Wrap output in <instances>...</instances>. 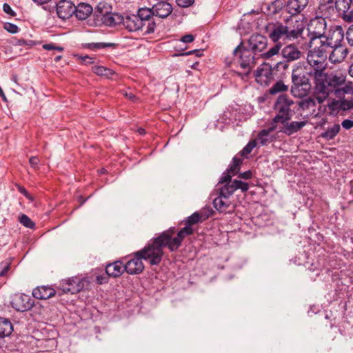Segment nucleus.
<instances>
[{"label":"nucleus","mask_w":353,"mask_h":353,"mask_svg":"<svg viewBox=\"0 0 353 353\" xmlns=\"http://www.w3.org/2000/svg\"><path fill=\"white\" fill-rule=\"evenodd\" d=\"M265 33L276 44L281 43L280 40L292 41L284 24L280 21L268 23L265 27Z\"/></svg>","instance_id":"12"},{"label":"nucleus","mask_w":353,"mask_h":353,"mask_svg":"<svg viewBox=\"0 0 353 353\" xmlns=\"http://www.w3.org/2000/svg\"><path fill=\"white\" fill-rule=\"evenodd\" d=\"M322 76L323 77L314 81L315 90L317 94H321L316 97L319 102L325 101L331 93L341 99L345 94L352 92V88L345 84V75L333 73L328 74L324 72Z\"/></svg>","instance_id":"1"},{"label":"nucleus","mask_w":353,"mask_h":353,"mask_svg":"<svg viewBox=\"0 0 353 353\" xmlns=\"http://www.w3.org/2000/svg\"><path fill=\"white\" fill-rule=\"evenodd\" d=\"M306 121H286V123H281L282 127L279 128V132L290 136L299 131L306 125Z\"/></svg>","instance_id":"27"},{"label":"nucleus","mask_w":353,"mask_h":353,"mask_svg":"<svg viewBox=\"0 0 353 353\" xmlns=\"http://www.w3.org/2000/svg\"><path fill=\"white\" fill-rule=\"evenodd\" d=\"M311 48L312 50L308 52L307 61L312 68L309 72V75L313 77L315 81L323 77L322 74L325 72L326 68L325 61L329 52L316 44Z\"/></svg>","instance_id":"4"},{"label":"nucleus","mask_w":353,"mask_h":353,"mask_svg":"<svg viewBox=\"0 0 353 353\" xmlns=\"http://www.w3.org/2000/svg\"><path fill=\"white\" fill-rule=\"evenodd\" d=\"M233 53L238 58L241 68L245 70L246 76L250 73L256 65V61L260 58L248 48L243 46L241 43L235 48Z\"/></svg>","instance_id":"7"},{"label":"nucleus","mask_w":353,"mask_h":353,"mask_svg":"<svg viewBox=\"0 0 353 353\" xmlns=\"http://www.w3.org/2000/svg\"><path fill=\"white\" fill-rule=\"evenodd\" d=\"M283 8V0H275L268 6V10L270 14H276Z\"/></svg>","instance_id":"36"},{"label":"nucleus","mask_w":353,"mask_h":353,"mask_svg":"<svg viewBox=\"0 0 353 353\" xmlns=\"http://www.w3.org/2000/svg\"><path fill=\"white\" fill-rule=\"evenodd\" d=\"M248 189L249 185L248 183L234 179L232 182L227 183L223 186L218 188L216 191L217 194L230 199V196L232 195L236 190H241L242 192H245L248 191Z\"/></svg>","instance_id":"14"},{"label":"nucleus","mask_w":353,"mask_h":353,"mask_svg":"<svg viewBox=\"0 0 353 353\" xmlns=\"http://www.w3.org/2000/svg\"><path fill=\"white\" fill-rule=\"evenodd\" d=\"M121 21L122 16L112 13L107 9L105 14H103L99 19H97V21H95L94 23L95 26H100L103 23L108 26H112L121 23Z\"/></svg>","instance_id":"23"},{"label":"nucleus","mask_w":353,"mask_h":353,"mask_svg":"<svg viewBox=\"0 0 353 353\" xmlns=\"http://www.w3.org/2000/svg\"><path fill=\"white\" fill-rule=\"evenodd\" d=\"M163 256V252H161L151 239L143 249L128 256L129 260L124 264L125 271L130 274H139L144 270L142 260L148 261L151 265H158Z\"/></svg>","instance_id":"2"},{"label":"nucleus","mask_w":353,"mask_h":353,"mask_svg":"<svg viewBox=\"0 0 353 353\" xmlns=\"http://www.w3.org/2000/svg\"><path fill=\"white\" fill-rule=\"evenodd\" d=\"M3 10L6 14L10 15L11 17L16 16V12L13 11L10 5L6 3L3 5Z\"/></svg>","instance_id":"51"},{"label":"nucleus","mask_w":353,"mask_h":353,"mask_svg":"<svg viewBox=\"0 0 353 353\" xmlns=\"http://www.w3.org/2000/svg\"><path fill=\"white\" fill-rule=\"evenodd\" d=\"M154 14L160 18L168 17L172 12V6L167 1H159L152 6Z\"/></svg>","instance_id":"26"},{"label":"nucleus","mask_w":353,"mask_h":353,"mask_svg":"<svg viewBox=\"0 0 353 353\" xmlns=\"http://www.w3.org/2000/svg\"><path fill=\"white\" fill-rule=\"evenodd\" d=\"M92 70L94 73L99 76H104L107 78H110L114 74V72L107 68L101 65H94L92 68Z\"/></svg>","instance_id":"34"},{"label":"nucleus","mask_w":353,"mask_h":353,"mask_svg":"<svg viewBox=\"0 0 353 353\" xmlns=\"http://www.w3.org/2000/svg\"><path fill=\"white\" fill-rule=\"evenodd\" d=\"M232 174L229 173L228 171L223 173L222 176H221L218 185L220 184H225L227 183H230L232 181H231Z\"/></svg>","instance_id":"46"},{"label":"nucleus","mask_w":353,"mask_h":353,"mask_svg":"<svg viewBox=\"0 0 353 353\" xmlns=\"http://www.w3.org/2000/svg\"><path fill=\"white\" fill-rule=\"evenodd\" d=\"M292 85L291 92L294 97H302L307 94L310 88L309 79L299 68L294 69L292 73Z\"/></svg>","instance_id":"10"},{"label":"nucleus","mask_w":353,"mask_h":353,"mask_svg":"<svg viewBox=\"0 0 353 353\" xmlns=\"http://www.w3.org/2000/svg\"><path fill=\"white\" fill-rule=\"evenodd\" d=\"M240 167L236 165L235 164H232L227 170V171L232 174V175H235L239 170Z\"/></svg>","instance_id":"54"},{"label":"nucleus","mask_w":353,"mask_h":353,"mask_svg":"<svg viewBox=\"0 0 353 353\" xmlns=\"http://www.w3.org/2000/svg\"><path fill=\"white\" fill-rule=\"evenodd\" d=\"M330 50L331 52L329 56V59L334 63L342 62L349 52L348 49L341 44L330 48Z\"/></svg>","instance_id":"25"},{"label":"nucleus","mask_w":353,"mask_h":353,"mask_svg":"<svg viewBox=\"0 0 353 353\" xmlns=\"http://www.w3.org/2000/svg\"><path fill=\"white\" fill-rule=\"evenodd\" d=\"M107 9L108 10H110V6L106 3L101 2L97 6L94 11V15L97 17V19H99L103 14H105Z\"/></svg>","instance_id":"38"},{"label":"nucleus","mask_w":353,"mask_h":353,"mask_svg":"<svg viewBox=\"0 0 353 353\" xmlns=\"http://www.w3.org/2000/svg\"><path fill=\"white\" fill-rule=\"evenodd\" d=\"M121 23L130 32L138 31L145 28L142 21L139 19V16H136V14H131L125 18L122 17Z\"/></svg>","instance_id":"21"},{"label":"nucleus","mask_w":353,"mask_h":353,"mask_svg":"<svg viewBox=\"0 0 353 353\" xmlns=\"http://www.w3.org/2000/svg\"><path fill=\"white\" fill-rule=\"evenodd\" d=\"M208 218V216L202 219V216L199 212H196L193 213L191 216H188L185 220L183 221L185 227H190L192 228L193 225H195L199 222H201L202 220H205Z\"/></svg>","instance_id":"33"},{"label":"nucleus","mask_w":353,"mask_h":353,"mask_svg":"<svg viewBox=\"0 0 353 353\" xmlns=\"http://www.w3.org/2000/svg\"><path fill=\"white\" fill-rule=\"evenodd\" d=\"M43 48L45 49V50H58V51H63V47H61V46H54V44L52 43H47V44H44L43 46Z\"/></svg>","instance_id":"50"},{"label":"nucleus","mask_w":353,"mask_h":353,"mask_svg":"<svg viewBox=\"0 0 353 353\" xmlns=\"http://www.w3.org/2000/svg\"><path fill=\"white\" fill-rule=\"evenodd\" d=\"M288 86L284 84L283 81H278L274 83L269 90L271 94H275L279 92H283L288 90Z\"/></svg>","instance_id":"37"},{"label":"nucleus","mask_w":353,"mask_h":353,"mask_svg":"<svg viewBox=\"0 0 353 353\" xmlns=\"http://www.w3.org/2000/svg\"><path fill=\"white\" fill-rule=\"evenodd\" d=\"M309 0H288L285 9L291 15H298L308 5Z\"/></svg>","instance_id":"24"},{"label":"nucleus","mask_w":353,"mask_h":353,"mask_svg":"<svg viewBox=\"0 0 353 353\" xmlns=\"http://www.w3.org/2000/svg\"><path fill=\"white\" fill-rule=\"evenodd\" d=\"M317 95H321V94H317L316 90H314V97L305 98L299 103L301 110L307 112V115L316 118L321 117L327 110V105L323 104L325 101L319 102L316 99ZM327 105H330V104H327Z\"/></svg>","instance_id":"9"},{"label":"nucleus","mask_w":353,"mask_h":353,"mask_svg":"<svg viewBox=\"0 0 353 353\" xmlns=\"http://www.w3.org/2000/svg\"><path fill=\"white\" fill-rule=\"evenodd\" d=\"M346 39L348 43L353 46V25L350 26L346 32Z\"/></svg>","instance_id":"49"},{"label":"nucleus","mask_w":353,"mask_h":353,"mask_svg":"<svg viewBox=\"0 0 353 353\" xmlns=\"http://www.w3.org/2000/svg\"><path fill=\"white\" fill-rule=\"evenodd\" d=\"M341 125L343 128L349 130L353 127V121L345 119L342 122Z\"/></svg>","instance_id":"55"},{"label":"nucleus","mask_w":353,"mask_h":353,"mask_svg":"<svg viewBox=\"0 0 353 353\" xmlns=\"http://www.w3.org/2000/svg\"><path fill=\"white\" fill-rule=\"evenodd\" d=\"M252 172L250 170H248L243 173H241L239 176L244 179H250L252 178Z\"/></svg>","instance_id":"59"},{"label":"nucleus","mask_w":353,"mask_h":353,"mask_svg":"<svg viewBox=\"0 0 353 353\" xmlns=\"http://www.w3.org/2000/svg\"><path fill=\"white\" fill-rule=\"evenodd\" d=\"M232 163L240 167V165L242 163V159L235 156L232 159Z\"/></svg>","instance_id":"62"},{"label":"nucleus","mask_w":353,"mask_h":353,"mask_svg":"<svg viewBox=\"0 0 353 353\" xmlns=\"http://www.w3.org/2000/svg\"><path fill=\"white\" fill-rule=\"evenodd\" d=\"M352 4L351 0H336V8L341 12L345 11L346 9L351 8Z\"/></svg>","instance_id":"39"},{"label":"nucleus","mask_w":353,"mask_h":353,"mask_svg":"<svg viewBox=\"0 0 353 353\" xmlns=\"http://www.w3.org/2000/svg\"><path fill=\"white\" fill-rule=\"evenodd\" d=\"M289 62H287L285 59L277 62L273 67L272 70L279 72L283 74L289 68Z\"/></svg>","instance_id":"40"},{"label":"nucleus","mask_w":353,"mask_h":353,"mask_svg":"<svg viewBox=\"0 0 353 353\" xmlns=\"http://www.w3.org/2000/svg\"><path fill=\"white\" fill-rule=\"evenodd\" d=\"M268 46L267 37L259 34H253L248 40V48L253 51L259 57L265 59H270L279 53L281 43L275 44L272 48H270L267 52H263Z\"/></svg>","instance_id":"5"},{"label":"nucleus","mask_w":353,"mask_h":353,"mask_svg":"<svg viewBox=\"0 0 353 353\" xmlns=\"http://www.w3.org/2000/svg\"><path fill=\"white\" fill-rule=\"evenodd\" d=\"M86 281L79 277H72L63 281L60 283V288L64 293L76 294L82 290L85 287Z\"/></svg>","instance_id":"17"},{"label":"nucleus","mask_w":353,"mask_h":353,"mask_svg":"<svg viewBox=\"0 0 353 353\" xmlns=\"http://www.w3.org/2000/svg\"><path fill=\"white\" fill-rule=\"evenodd\" d=\"M341 108L343 110L352 108H353V102L343 101L341 103Z\"/></svg>","instance_id":"60"},{"label":"nucleus","mask_w":353,"mask_h":353,"mask_svg":"<svg viewBox=\"0 0 353 353\" xmlns=\"http://www.w3.org/2000/svg\"><path fill=\"white\" fill-rule=\"evenodd\" d=\"M125 272L124 264L121 261H116L108 264L105 268V273L112 277H118Z\"/></svg>","instance_id":"30"},{"label":"nucleus","mask_w":353,"mask_h":353,"mask_svg":"<svg viewBox=\"0 0 353 353\" xmlns=\"http://www.w3.org/2000/svg\"><path fill=\"white\" fill-rule=\"evenodd\" d=\"M107 279H108L107 276H97V281L99 284H102L103 283L107 282Z\"/></svg>","instance_id":"61"},{"label":"nucleus","mask_w":353,"mask_h":353,"mask_svg":"<svg viewBox=\"0 0 353 353\" xmlns=\"http://www.w3.org/2000/svg\"><path fill=\"white\" fill-rule=\"evenodd\" d=\"M342 19L347 23L353 21V9L348 8L342 12Z\"/></svg>","instance_id":"45"},{"label":"nucleus","mask_w":353,"mask_h":353,"mask_svg":"<svg viewBox=\"0 0 353 353\" xmlns=\"http://www.w3.org/2000/svg\"><path fill=\"white\" fill-rule=\"evenodd\" d=\"M19 222L28 228H34L35 226L34 223L26 214H22L19 216Z\"/></svg>","instance_id":"41"},{"label":"nucleus","mask_w":353,"mask_h":353,"mask_svg":"<svg viewBox=\"0 0 353 353\" xmlns=\"http://www.w3.org/2000/svg\"><path fill=\"white\" fill-rule=\"evenodd\" d=\"M10 304L13 308L19 312L30 310L34 305V301L29 295L16 294L12 296Z\"/></svg>","instance_id":"16"},{"label":"nucleus","mask_w":353,"mask_h":353,"mask_svg":"<svg viewBox=\"0 0 353 353\" xmlns=\"http://www.w3.org/2000/svg\"><path fill=\"white\" fill-rule=\"evenodd\" d=\"M294 105V102L293 100L287 95H279L274 105L276 115L272 119V121L277 125L278 123H286V121H289L294 114L293 108Z\"/></svg>","instance_id":"6"},{"label":"nucleus","mask_w":353,"mask_h":353,"mask_svg":"<svg viewBox=\"0 0 353 353\" xmlns=\"http://www.w3.org/2000/svg\"><path fill=\"white\" fill-rule=\"evenodd\" d=\"M194 40V37L192 34H185L181 37V41L183 43H191Z\"/></svg>","instance_id":"57"},{"label":"nucleus","mask_w":353,"mask_h":353,"mask_svg":"<svg viewBox=\"0 0 353 353\" xmlns=\"http://www.w3.org/2000/svg\"><path fill=\"white\" fill-rule=\"evenodd\" d=\"M107 46V44L103 43H92L88 44V47L92 49H99Z\"/></svg>","instance_id":"56"},{"label":"nucleus","mask_w":353,"mask_h":353,"mask_svg":"<svg viewBox=\"0 0 353 353\" xmlns=\"http://www.w3.org/2000/svg\"><path fill=\"white\" fill-rule=\"evenodd\" d=\"M270 71L264 68H258L255 72L256 80L259 82L263 81V77L268 79L270 75Z\"/></svg>","instance_id":"42"},{"label":"nucleus","mask_w":353,"mask_h":353,"mask_svg":"<svg viewBox=\"0 0 353 353\" xmlns=\"http://www.w3.org/2000/svg\"><path fill=\"white\" fill-rule=\"evenodd\" d=\"M92 7L88 4L81 3L75 6L74 13L76 17L79 20L86 19L92 12Z\"/></svg>","instance_id":"31"},{"label":"nucleus","mask_w":353,"mask_h":353,"mask_svg":"<svg viewBox=\"0 0 353 353\" xmlns=\"http://www.w3.org/2000/svg\"><path fill=\"white\" fill-rule=\"evenodd\" d=\"M278 128V125L272 121L271 125L267 128L261 130L258 135L257 139L262 145H267L272 142L274 139V137L271 135V133Z\"/></svg>","instance_id":"28"},{"label":"nucleus","mask_w":353,"mask_h":353,"mask_svg":"<svg viewBox=\"0 0 353 353\" xmlns=\"http://www.w3.org/2000/svg\"><path fill=\"white\" fill-rule=\"evenodd\" d=\"M75 6L69 0H60L56 6L57 16L65 20L69 19L74 13Z\"/></svg>","instance_id":"20"},{"label":"nucleus","mask_w":353,"mask_h":353,"mask_svg":"<svg viewBox=\"0 0 353 353\" xmlns=\"http://www.w3.org/2000/svg\"><path fill=\"white\" fill-rule=\"evenodd\" d=\"M124 95L130 100H134V99L135 98V96L131 92H125Z\"/></svg>","instance_id":"64"},{"label":"nucleus","mask_w":353,"mask_h":353,"mask_svg":"<svg viewBox=\"0 0 353 353\" xmlns=\"http://www.w3.org/2000/svg\"><path fill=\"white\" fill-rule=\"evenodd\" d=\"M248 189L249 185L248 183L234 179L232 182L227 183L223 186L218 188L216 191L217 194L230 199V196L232 195L236 190H241L242 192H245L248 191Z\"/></svg>","instance_id":"15"},{"label":"nucleus","mask_w":353,"mask_h":353,"mask_svg":"<svg viewBox=\"0 0 353 353\" xmlns=\"http://www.w3.org/2000/svg\"><path fill=\"white\" fill-rule=\"evenodd\" d=\"M194 230L192 228L184 227L177 232L176 237H173L176 233V229L174 227H172L161 232L152 240L161 252H163V249L164 248H168L170 252H174L181 246L184 239L187 236L192 234Z\"/></svg>","instance_id":"3"},{"label":"nucleus","mask_w":353,"mask_h":353,"mask_svg":"<svg viewBox=\"0 0 353 353\" xmlns=\"http://www.w3.org/2000/svg\"><path fill=\"white\" fill-rule=\"evenodd\" d=\"M50 1V0H32V1H34V3H36L38 5H43V4L47 3Z\"/></svg>","instance_id":"63"},{"label":"nucleus","mask_w":353,"mask_h":353,"mask_svg":"<svg viewBox=\"0 0 353 353\" xmlns=\"http://www.w3.org/2000/svg\"><path fill=\"white\" fill-rule=\"evenodd\" d=\"M13 330L12 325L8 319L0 318V337L9 336Z\"/></svg>","instance_id":"32"},{"label":"nucleus","mask_w":353,"mask_h":353,"mask_svg":"<svg viewBox=\"0 0 353 353\" xmlns=\"http://www.w3.org/2000/svg\"><path fill=\"white\" fill-rule=\"evenodd\" d=\"M340 129L341 128L339 124H334L332 128H328L324 132L321 137L327 140H332L339 132Z\"/></svg>","instance_id":"35"},{"label":"nucleus","mask_w":353,"mask_h":353,"mask_svg":"<svg viewBox=\"0 0 353 353\" xmlns=\"http://www.w3.org/2000/svg\"><path fill=\"white\" fill-rule=\"evenodd\" d=\"M344 30L341 26H332L318 43L319 46L330 52V48L341 45L343 41Z\"/></svg>","instance_id":"8"},{"label":"nucleus","mask_w":353,"mask_h":353,"mask_svg":"<svg viewBox=\"0 0 353 353\" xmlns=\"http://www.w3.org/2000/svg\"><path fill=\"white\" fill-rule=\"evenodd\" d=\"M0 276H5L10 269V261L6 260L0 263Z\"/></svg>","instance_id":"44"},{"label":"nucleus","mask_w":353,"mask_h":353,"mask_svg":"<svg viewBox=\"0 0 353 353\" xmlns=\"http://www.w3.org/2000/svg\"><path fill=\"white\" fill-rule=\"evenodd\" d=\"M284 26L291 38L292 41L302 37L305 30V25L303 20L299 15H291L284 20Z\"/></svg>","instance_id":"13"},{"label":"nucleus","mask_w":353,"mask_h":353,"mask_svg":"<svg viewBox=\"0 0 353 353\" xmlns=\"http://www.w3.org/2000/svg\"><path fill=\"white\" fill-rule=\"evenodd\" d=\"M190 54H195L196 57H199L202 55V52L199 50H194L188 51V52H186L184 53H181L180 55L188 56V55H190Z\"/></svg>","instance_id":"53"},{"label":"nucleus","mask_w":353,"mask_h":353,"mask_svg":"<svg viewBox=\"0 0 353 353\" xmlns=\"http://www.w3.org/2000/svg\"><path fill=\"white\" fill-rule=\"evenodd\" d=\"M29 163L32 168H33L34 169H36V168H37V166L39 165V159L37 157H31L29 159Z\"/></svg>","instance_id":"52"},{"label":"nucleus","mask_w":353,"mask_h":353,"mask_svg":"<svg viewBox=\"0 0 353 353\" xmlns=\"http://www.w3.org/2000/svg\"><path fill=\"white\" fill-rule=\"evenodd\" d=\"M256 147V141H250L241 151V155L242 156H247L249 154L252 150Z\"/></svg>","instance_id":"43"},{"label":"nucleus","mask_w":353,"mask_h":353,"mask_svg":"<svg viewBox=\"0 0 353 353\" xmlns=\"http://www.w3.org/2000/svg\"><path fill=\"white\" fill-rule=\"evenodd\" d=\"M3 28L12 34L17 33L19 30V27L17 25L12 23H6L3 26Z\"/></svg>","instance_id":"47"},{"label":"nucleus","mask_w":353,"mask_h":353,"mask_svg":"<svg viewBox=\"0 0 353 353\" xmlns=\"http://www.w3.org/2000/svg\"><path fill=\"white\" fill-rule=\"evenodd\" d=\"M154 15L152 8H140L138 10L137 14H136V16H139V19H140L142 21V23H144V26L145 27V32L146 33L150 34L154 32L156 23L152 18Z\"/></svg>","instance_id":"19"},{"label":"nucleus","mask_w":353,"mask_h":353,"mask_svg":"<svg viewBox=\"0 0 353 353\" xmlns=\"http://www.w3.org/2000/svg\"><path fill=\"white\" fill-rule=\"evenodd\" d=\"M217 196L213 200L214 208L219 212H230L234 208V205L229 198L216 194Z\"/></svg>","instance_id":"22"},{"label":"nucleus","mask_w":353,"mask_h":353,"mask_svg":"<svg viewBox=\"0 0 353 353\" xmlns=\"http://www.w3.org/2000/svg\"><path fill=\"white\" fill-rule=\"evenodd\" d=\"M280 51L282 58L289 63L296 61L303 57V52L294 43L281 47Z\"/></svg>","instance_id":"18"},{"label":"nucleus","mask_w":353,"mask_h":353,"mask_svg":"<svg viewBox=\"0 0 353 353\" xmlns=\"http://www.w3.org/2000/svg\"><path fill=\"white\" fill-rule=\"evenodd\" d=\"M326 28L327 23L324 17L317 16L310 20L308 24L310 48L315 44L318 45L326 32Z\"/></svg>","instance_id":"11"},{"label":"nucleus","mask_w":353,"mask_h":353,"mask_svg":"<svg viewBox=\"0 0 353 353\" xmlns=\"http://www.w3.org/2000/svg\"><path fill=\"white\" fill-rule=\"evenodd\" d=\"M176 3L181 8H188L194 3V0H176Z\"/></svg>","instance_id":"48"},{"label":"nucleus","mask_w":353,"mask_h":353,"mask_svg":"<svg viewBox=\"0 0 353 353\" xmlns=\"http://www.w3.org/2000/svg\"><path fill=\"white\" fill-rule=\"evenodd\" d=\"M55 294V290L50 286H39L32 291V296L37 299H48Z\"/></svg>","instance_id":"29"},{"label":"nucleus","mask_w":353,"mask_h":353,"mask_svg":"<svg viewBox=\"0 0 353 353\" xmlns=\"http://www.w3.org/2000/svg\"><path fill=\"white\" fill-rule=\"evenodd\" d=\"M19 191L23 194L27 199L32 201L33 198L32 196L28 192V191L24 188L23 187H19Z\"/></svg>","instance_id":"58"}]
</instances>
